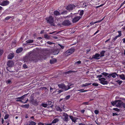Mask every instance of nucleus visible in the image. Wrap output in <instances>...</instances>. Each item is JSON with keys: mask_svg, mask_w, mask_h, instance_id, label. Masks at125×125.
<instances>
[{"mask_svg": "<svg viewBox=\"0 0 125 125\" xmlns=\"http://www.w3.org/2000/svg\"><path fill=\"white\" fill-rule=\"evenodd\" d=\"M45 19L47 21V23L50 24L51 25L54 26V19L53 16H50L49 17H46Z\"/></svg>", "mask_w": 125, "mask_h": 125, "instance_id": "obj_1", "label": "nucleus"}, {"mask_svg": "<svg viewBox=\"0 0 125 125\" xmlns=\"http://www.w3.org/2000/svg\"><path fill=\"white\" fill-rule=\"evenodd\" d=\"M59 88L62 89L64 91H66L70 89L71 88L70 86L68 85L65 86V85L63 83H61L58 85Z\"/></svg>", "mask_w": 125, "mask_h": 125, "instance_id": "obj_2", "label": "nucleus"}, {"mask_svg": "<svg viewBox=\"0 0 125 125\" xmlns=\"http://www.w3.org/2000/svg\"><path fill=\"white\" fill-rule=\"evenodd\" d=\"M77 6V5L76 4L75 5L73 4H70L67 6L66 8L67 10L70 11L74 9Z\"/></svg>", "mask_w": 125, "mask_h": 125, "instance_id": "obj_3", "label": "nucleus"}, {"mask_svg": "<svg viewBox=\"0 0 125 125\" xmlns=\"http://www.w3.org/2000/svg\"><path fill=\"white\" fill-rule=\"evenodd\" d=\"M99 80L100 81V83L103 85L107 84L108 83V82L105 81V79L104 78H99Z\"/></svg>", "mask_w": 125, "mask_h": 125, "instance_id": "obj_4", "label": "nucleus"}, {"mask_svg": "<svg viewBox=\"0 0 125 125\" xmlns=\"http://www.w3.org/2000/svg\"><path fill=\"white\" fill-rule=\"evenodd\" d=\"M62 24L63 26H68L71 25V23L69 20H65L62 22Z\"/></svg>", "mask_w": 125, "mask_h": 125, "instance_id": "obj_5", "label": "nucleus"}, {"mask_svg": "<svg viewBox=\"0 0 125 125\" xmlns=\"http://www.w3.org/2000/svg\"><path fill=\"white\" fill-rule=\"evenodd\" d=\"M75 50L74 48H72L66 51L65 52L66 54L67 55H70L74 52Z\"/></svg>", "mask_w": 125, "mask_h": 125, "instance_id": "obj_6", "label": "nucleus"}, {"mask_svg": "<svg viewBox=\"0 0 125 125\" xmlns=\"http://www.w3.org/2000/svg\"><path fill=\"white\" fill-rule=\"evenodd\" d=\"M82 17L80 16H75L72 19V22L75 23L78 21Z\"/></svg>", "mask_w": 125, "mask_h": 125, "instance_id": "obj_7", "label": "nucleus"}, {"mask_svg": "<svg viewBox=\"0 0 125 125\" xmlns=\"http://www.w3.org/2000/svg\"><path fill=\"white\" fill-rule=\"evenodd\" d=\"M63 116L64 117L63 118V121L65 122H67L68 120V115L67 114L64 113L63 114Z\"/></svg>", "mask_w": 125, "mask_h": 125, "instance_id": "obj_8", "label": "nucleus"}, {"mask_svg": "<svg viewBox=\"0 0 125 125\" xmlns=\"http://www.w3.org/2000/svg\"><path fill=\"white\" fill-rule=\"evenodd\" d=\"M14 64V62L11 60L8 61L7 63V66L9 67H12Z\"/></svg>", "mask_w": 125, "mask_h": 125, "instance_id": "obj_9", "label": "nucleus"}, {"mask_svg": "<svg viewBox=\"0 0 125 125\" xmlns=\"http://www.w3.org/2000/svg\"><path fill=\"white\" fill-rule=\"evenodd\" d=\"M59 52V50L58 49H56L52 50L51 51V53L53 55L57 54Z\"/></svg>", "mask_w": 125, "mask_h": 125, "instance_id": "obj_10", "label": "nucleus"}, {"mask_svg": "<svg viewBox=\"0 0 125 125\" xmlns=\"http://www.w3.org/2000/svg\"><path fill=\"white\" fill-rule=\"evenodd\" d=\"M118 32L119 33L118 35L112 38V41L114 42L115 41V40L117 39L118 37H120L122 35L121 32V31H118Z\"/></svg>", "mask_w": 125, "mask_h": 125, "instance_id": "obj_11", "label": "nucleus"}, {"mask_svg": "<svg viewBox=\"0 0 125 125\" xmlns=\"http://www.w3.org/2000/svg\"><path fill=\"white\" fill-rule=\"evenodd\" d=\"M100 54L98 53H96L95 55H93L92 56V58L91 59V60H92L93 59H100V58L98 57H100Z\"/></svg>", "mask_w": 125, "mask_h": 125, "instance_id": "obj_12", "label": "nucleus"}, {"mask_svg": "<svg viewBox=\"0 0 125 125\" xmlns=\"http://www.w3.org/2000/svg\"><path fill=\"white\" fill-rule=\"evenodd\" d=\"M9 3V2L8 0H4L2 2L0 5L3 6H5L8 5Z\"/></svg>", "mask_w": 125, "mask_h": 125, "instance_id": "obj_13", "label": "nucleus"}, {"mask_svg": "<svg viewBox=\"0 0 125 125\" xmlns=\"http://www.w3.org/2000/svg\"><path fill=\"white\" fill-rule=\"evenodd\" d=\"M14 56L13 53H10L8 55L7 58L9 59H11Z\"/></svg>", "mask_w": 125, "mask_h": 125, "instance_id": "obj_14", "label": "nucleus"}, {"mask_svg": "<svg viewBox=\"0 0 125 125\" xmlns=\"http://www.w3.org/2000/svg\"><path fill=\"white\" fill-rule=\"evenodd\" d=\"M120 101H118L116 105V106L117 107H120L122 106L123 102L121 101L120 100Z\"/></svg>", "mask_w": 125, "mask_h": 125, "instance_id": "obj_15", "label": "nucleus"}, {"mask_svg": "<svg viewBox=\"0 0 125 125\" xmlns=\"http://www.w3.org/2000/svg\"><path fill=\"white\" fill-rule=\"evenodd\" d=\"M28 94H25L23 96L19 97H17L16 98V99L17 100H23L25 97Z\"/></svg>", "mask_w": 125, "mask_h": 125, "instance_id": "obj_16", "label": "nucleus"}, {"mask_svg": "<svg viewBox=\"0 0 125 125\" xmlns=\"http://www.w3.org/2000/svg\"><path fill=\"white\" fill-rule=\"evenodd\" d=\"M61 14L57 10H55L54 11L53 15L55 17Z\"/></svg>", "mask_w": 125, "mask_h": 125, "instance_id": "obj_17", "label": "nucleus"}, {"mask_svg": "<svg viewBox=\"0 0 125 125\" xmlns=\"http://www.w3.org/2000/svg\"><path fill=\"white\" fill-rule=\"evenodd\" d=\"M87 4L86 2H82L81 3V7L83 8L86 7L87 6Z\"/></svg>", "mask_w": 125, "mask_h": 125, "instance_id": "obj_18", "label": "nucleus"}, {"mask_svg": "<svg viewBox=\"0 0 125 125\" xmlns=\"http://www.w3.org/2000/svg\"><path fill=\"white\" fill-rule=\"evenodd\" d=\"M31 102L32 103V104L35 106H36L38 105V103L36 100L31 101Z\"/></svg>", "mask_w": 125, "mask_h": 125, "instance_id": "obj_19", "label": "nucleus"}, {"mask_svg": "<svg viewBox=\"0 0 125 125\" xmlns=\"http://www.w3.org/2000/svg\"><path fill=\"white\" fill-rule=\"evenodd\" d=\"M23 50V48L22 47L18 48L16 51V52L17 53H19L21 52Z\"/></svg>", "mask_w": 125, "mask_h": 125, "instance_id": "obj_20", "label": "nucleus"}, {"mask_svg": "<svg viewBox=\"0 0 125 125\" xmlns=\"http://www.w3.org/2000/svg\"><path fill=\"white\" fill-rule=\"evenodd\" d=\"M57 61V60L56 59L54 58L50 60V63L51 64H53L56 62Z\"/></svg>", "mask_w": 125, "mask_h": 125, "instance_id": "obj_21", "label": "nucleus"}, {"mask_svg": "<svg viewBox=\"0 0 125 125\" xmlns=\"http://www.w3.org/2000/svg\"><path fill=\"white\" fill-rule=\"evenodd\" d=\"M29 57L31 58V60L34 61L35 60V55L32 54L31 55H30Z\"/></svg>", "mask_w": 125, "mask_h": 125, "instance_id": "obj_22", "label": "nucleus"}, {"mask_svg": "<svg viewBox=\"0 0 125 125\" xmlns=\"http://www.w3.org/2000/svg\"><path fill=\"white\" fill-rule=\"evenodd\" d=\"M70 118L73 122L75 123L76 121V119L75 117H73V116L70 115L69 116Z\"/></svg>", "mask_w": 125, "mask_h": 125, "instance_id": "obj_23", "label": "nucleus"}, {"mask_svg": "<svg viewBox=\"0 0 125 125\" xmlns=\"http://www.w3.org/2000/svg\"><path fill=\"white\" fill-rule=\"evenodd\" d=\"M105 52V51L103 50L100 52V57H103L104 56V53Z\"/></svg>", "mask_w": 125, "mask_h": 125, "instance_id": "obj_24", "label": "nucleus"}, {"mask_svg": "<svg viewBox=\"0 0 125 125\" xmlns=\"http://www.w3.org/2000/svg\"><path fill=\"white\" fill-rule=\"evenodd\" d=\"M118 101H120V100H116L114 101H113L111 102V103L112 105L114 106L116 104Z\"/></svg>", "mask_w": 125, "mask_h": 125, "instance_id": "obj_25", "label": "nucleus"}, {"mask_svg": "<svg viewBox=\"0 0 125 125\" xmlns=\"http://www.w3.org/2000/svg\"><path fill=\"white\" fill-rule=\"evenodd\" d=\"M56 109L57 111L60 112H61L62 111V110L59 106H56Z\"/></svg>", "mask_w": 125, "mask_h": 125, "instance_id": "obj_26", "label": "nucleus"}, {"mask_svg": "<svg viewBox=\"0 0 125 125\" xmlns=\"http://www.w3.org/2000/svg\"><path fill=\"white\" fill-rule=\"evenodd\" d=\"M30 106V105L29 104H25L21 106V107L23 108H28Z\"/></svg>", "mask_w": 125, "mask_h": 125, "instance_id": "obj_27", "label": "nucleus"}, {"mask_svg": "<svg viewBox=\"0 0 125 125\" xmlns=\"http://www.w3.org/2000/svg\"><path fill=\"white\" fill-rule=\"evenodd\" d=\"M91 83H86L85 84H83L82 85L83 87H85L90 85L91 84Z\"/></svg>", "mask_w": 125, "mask_h": 125, "instance_id": "obj_28", "label": "nucleus"}, {"mask_svg": "<svg viewBox=\"0 0 125 125\" xmlns=\"http://www.w3.org/2000/svg\"><path fill=\"white\" fill-rule=\"evenodd\" d=\"M28 101V99H27L26 101L25 102H24L23 101H22L21 100H16V101L17 102H19L21 103H23L24 104L26 103Z\"/></svg>", "mask_w": 125, "mask_h": 125, "instance_id": "obj_29", "label": "nucleus"}, {"mask_svg": "<svg viewBox=\"0 0 125 125\" xmlns=\"http://www.w3.org/2000/svg\"><path fill=\"white\" fill-rule=\"evenodd\" d=\"M36 123L33 121H30L29 125H35Z\"/></svg>", "mask_w": 125, "mask_h": 125, "instance_id": "obj_30", "label": "nucleus"}, {"mask_svg": "<svg viewBox=\"0 0 125 125\" xmlns=\"http://www.w3.org/2000/svg\"><path fill=\"white\" fill-rule=\"evenodd\" d=\"M84 11L83 10H80L79 12V15H80V16L82 17L84 14Z\"/></svg>", "mask_w": 125, "mask_h": 125, "instance_id": "obj_31", "label": "nucleus"}, {"mask_svg": "<svg viewBox=\"0 0 125 125\" xmlns=\"http://www.w3.org/2000/svg\"><path fill=\"white\" fill-rule=\"evenodd\" d=\"M41 106H42L44 107H46L48 106L47 104L42 103L41 105Z\"/></svg>", "mask_w": 125, "mask_h": 125, "instance_id": "obj_32", "label": "nucleus"}, {"mask_svg": "<svg viewBox=\"0 0 125 125\" xmlns=\"http://www.w3.org/2000/svg\"><path fill=\"white\" fill-rule=\"evenodd\" d=\"M116 82L118 83L119 85H120L122 83L123 81L119 80H118L116 81Z\"/></svg>", "mask_w": 125, "mask_h": 125, "instance_id": "obj_33", "label": "nucleus"}, {"mask_svg": "<svg viewBox=\"0 0 125 125\" xmlns=\"http://www.w3.org/2000/svg\"><path fill=\"white\" fill-rule=\"evenodd\" d=\"M33 40L31 39H29L26 41L27 43H32L33 42Z\"/></svg>", "mask_w": 125, "mask_h": 125, "instance_id": "obj_34", "label": "nucleus"}, {"mask_svg": "<svg viewBox=\"0 0 125 125\" xmlns=\"http://www.w3.org/2000/svg\"><path fill=\"white\" fill-rule=\"evenodd\" d=\"M121 78L123 80H125V77L124 75L123 74L120 75V76Z\"/></svg>", "mask_w": 125, "mask_h": 125, "instance_id": "obj_35", "label": "nucleus"}, {"mask_svg": "<svg viewBox=\"0 0 125 125\" xmlns=\"http://www.w3.org/2000/svg\"><path fill=\"white\" fill-rule=\"evenodd\" d=\"M38 125H44V123L41 122L38 123ZM51 125V124H49L46 125Z\"/></svg>", "mask_w": 125, "mask_h": 125, "instance_id": "obj_36", "label": "nucleus"}, {"mask_svg": "<svg viewBox=\"0 0 125 125\" xmlns=\"http://www.w3.org/2000/svg\"><path fill=\"white\" fill-rule=\"evenodd\" d=\"M111 76L113 78H115L116 77V75H117V74L115 73H114L111 74Z\"/></svg>", "mask_w": 125, "mask_h": 125, "instance_id": "obj_37", "label": "nucleus"}, {"mask_svg": "<svg viewBox=\"0 0 125 125\" xmlns=\"http://www.w3.org/2000/svg\"><path fill=\"white\" fill-rule=\"evenodd\" d=\"M84 90V89H81L78 90V91H80V92H86L87 91V90Z\"/></svg>", "mask_w": 125, "mask_h": 125, "instance_id": "obj_38", "label": "nucleus"}, {"mask_svg": "<svg viewBox=\"0 0 125 125\" xmlns=\"http://www.w3.org/2000/svg\"><path fill=\"white\" fill-rule=\"evenodd\" d=\"M101 74L104 75L105 76H106L108 74V73L106 72H103L101 73Z\"/></svg>", "mask_w": 125, "mask_h": 125, "instance_id": "obj_39", "label": "nucleus"}, {"mask_svg": "<svg viewBox=\"0 0 125 125\" xmlns=\"http://www.w3.org/2000/svg\"><path fill=\"white\" fill-rule=\"evenodd\" d=\"M73 71H71V70H70V71H68L67 72H65V74H69L70 73H72L73 72Z\"/></svg>", "mask_w": 125, "mask_h": 125, "instance_id": "obj_40", "label": "nucleus"}, {"mask_svg": "<svg viewBox=\"0 0 125 125\" xmlns=\"http://www.w3.org/2000/svg\"><path fill=\"white\" fill-rule=\"evenodd\" d=\"M9 115L8 114L5 115L4 117V119L5 120L6 119L9 117Z\"/></svg>", "mask_w": 125, "mask_h": 125, "instance_id": "obj_41", "label": "nucleus"}, {"mask_svg": "<svg viewBox=\"0 0 125 125\" xmlns=\"http://www.w3.org/2000/svg\"><path fill=\"white\" fill-rule=\"evenodd\" d=\"M11 18H12V17L11 16H8L5 18V20H8Z\"/></svg>", "mask_w": 125, "mask_h": 125, "instance_id": "obj_42", "label": "nucleus"}, {"mask_svg": "<svg viewBox=\"0 0 125 125\" xmlns=\"http://www.w3.org/2000/svg\"><path fill=\"white\" fill-rule=\"evenodd\" d=\"M70 96H71L70 95H68L65 98V99L66 100H68L69 99Z\"/></svg>", "mask_w": 125, "mask_h": 125, "instance_id": "obj_43", "label": "nucleus"}, {"mask_svg": "<svg viewBox=\"0 0 125 125\" xmlns=\"http://www.w3.org/2000/svg\"><path fill=\"white\" fill-rule=\"evenodd\" d=\"M3 52L4 51L3 50L0 49V56L2 55Z\"/></svg>", "mask_w": 125, "mask_h": 125, "instance_id": "obj_44", "label": "nucleus"}, {"mask_svg": "<svg viewBox=\"0 0 125 125\" xmlns=\"http://www.w3.org/2000/svg\"><path fill=\"white\" fill-rule=\"evenodd\" d=\"M47 105H50L52 104V102L51 101H48L47 102Z\"/></svg>", "mask_w": 125, "mask_h": 125, "instance_id": "obj_45", "label": "nucleus"}, {"mask_svg": "<svg viewBox=\"0 0 125 125\" xmlns=\"http://www.w3.org/2000/svg\"><path fill=\"white\" fill-rule=\"evenodd\" d=\"M113 110H114L115 111L119 112L120 111V110L119 109H118L117 108H114L113 109Z\"/></svg>", "mask_w": 125, "mask_h": 125, "instance_id": "obj_46", "label": "nucleus"}, {"mask_svg": "<svg viewBox=\"0 0 125 125\" xmlns=\"http://www.w3.org/2000/svg\"><path fill=\"white\" fill-rule=\"evenodd\" d=\"M4 35V34L3 33H0V39H2L3 38L1 37V36H3Z\"/></svg>", "mask_w": 125, "mask_h": 125, "instance_id": "obj_47", "label": "nucleus"}, {"mask_svg": "<svg viewBox=\"0 0 125 125\" xmlns=\"http://www.w3.org/2000/svg\"><path fill=\"white\" fill-rule=\"evenodd\" d=\"M67 11L66 10H65L64 11H62L61 13H60L61 14H66L67 13Z\"/></svg>", "mask_w": 125, "mask_h": 125, "instance_id": "obj_48", "label": "nucleus"}, {"mask_svg": "<svg viewBox=\"0 0 125 125\" xmlns=\"http://www.w3.org/2000/svg\"><path fill=\"white\" fill-rule=\"evenodd\" d=\"M44 36L45 39H49V37L47 34L45 35Z\"/></svg>", "mask_w": 125, "mask_h": 125, "instance_id": "obj_49", "label": "nucleus"}, {"mask_svg": "<svg viewBox=\"0 0 125 125\" xmlns=\"http://www.w3.org/2000/svg\"><path fill=\"white\" fill-rule=\"evenodd\" d=\"M104 19V18H103L101 20H99V21H96L95 22H94V23H97L98 22H101L103 20V19Z\"/></svg>", "mask_w": 125, "mask_h": 125, "instance_id": "obj_50", "label": "nucleus"}, {"mask_svg": "<svg viewBox=\"0 0 125 125\" xmlns=\"http://www.w3.org/2000/svg\"><path fill=\"white\" fill-rule=\"evenodd\" d=\"M92 85L93 86H97L98 85V84L97 83H94L92 84Z\"/></svg>", "mask_w": 125, "mask_h": 125, "instance_id": "obj_51", "label": "nucleus"}, {"mask_svg": "<svg viewBox=\"0 0 125 125\" xmlns=\"http://www.w3.org/2000/svg\"><path fill=\"white\" fill-rule=\"evenodd\" d=\"M64 91L63 90H59L58 91V94H60L61 93L63 92Z\"/></svg>", "mask_w": 125, "mask_h": 125, "instance_id": "obj_52", "label": "nucleus"}, {"mask_svg": "<svg viewBox=\"0 0 125 125\" xmlns=\"http://www.w3.org/2000/svg\"><path fill=\"white\" fill-rule=\"evenodd\" d=\"M95 114L96 115L98 114L99 113V111L98 110H95L94 111Z\"/></svg>", "mask_w": 125, "mask_h": 125, "instance_id": "obj_53", "label": "nucleus"}, {"mask_svg": "<svg viewBox=\"0 0 125 125\" xmlns=\"http://www.w3.org/2000/svg\"><path fill=\"white\" fill-rule=\"evenodd\" d=\"M59 46H60L62 49H63L64 48V46L61 45L60 44H59Z\"/></svg>", "mask_w": 125, "mask_h": 125, "instance_id": "obj_54", "label": "nucleus"}, {"mask_svg": "<svg viewBox=\"0 0 125 125\" xmlns=\"http://www.w3.org/2000/svg\"><path fill=\"white\" fill-rule=\"evenodd\" d=\"M47 43L50 44V45H51L52 44H54V43L52 42H51L50 41H48L47 42Z\"/></svg>", "mask_w": 125, "mask_h": 125, "instance_id": "obj_55", "label": "nucleus"}, {"mask_svg": "<svg viewBox=\"0 0 125 125\" xmlns=\"http://www.w3.org/2000/svg\"><path fill=\"white\" fill-rule=\"evenodd\" d=\"M89 102H85L83 103L82 104L84 105H88L89 104Z\"/></svg>", "mask_w": 125, "mask_h": 125, "instance_id": "obj_56", "label": "nucleus"}, {"mask_svg": "<svg viewBox=\"0 0 125 125\" xmlns=\"http://www.w3.org/2000/svg\"><path fill=\"white\" fill-rule=\"evenodd\" d=\"M23 67L25 69L27 68V66L25 64H23Z\"/></svg>", "mask_w": 125, "mask_h": 125, "instance_id": "obj_57", "label": "nucleus"}, {"mask_svg": "<svg viewBox=\"0 0 125 125\" xmlns=\"http://www.w3.org/2000/svg\"><path fill=\"white\" fill-rule=\"evenodd\" d=\"M6 83L8 84H10L11 82V81L10 80H8L6 81Z\"/></svg>", "mask_w": 125, "mask_h": 125, "instance_id": "obj_58", "label": "nucleus"}, {"mask_svg": "<svg viewBox=\"0 0 125 125\" xmlns=\"http://www.w3.org/2000/svg\"><path fill=\"white\" fill-rule=\"evenodd\" d=\"M112 115L113 116H115V115H118L116 113H113Z\"/></svg>", "mask_w": 125, "mask_h": 125, "instance_id": "obj_59", "label": "nucleus"}, {"mask_svg": "<svg viewBox=\"0 0 125 125\" xmlns=\"http://www.w3.org/2000/svg\"><path fill=\"white\" fill-rule=\"evenodd\" d=\"M102 76L101 75H99L97 76V77L100 78H100L102 77Z\"/></svg>", "mask_w": 125, "mask_h": 125, "instance_id": "obj_60", "label": "nucleus"}, {"mask_svg": "<svg viewBox=\"0 0 125 125\" xmlns=\"http://www.w3.org/2000/svg\"><path fill=\"white\" fill-rule=\"evenodd\" d=\"M123 108H125V103H123L122 106Z\"/></svg>", "mask_w": 125, "mask_h": 125, "instance_id": "obj_61", "label": "nucleus"}, {"mask_svg": "<svg viewBox=\"0 0 125 125\" xmlns=\"http://www.w3.org/2000/svg\"><path fill=\"white\" fill-rule=\"evenodd\" d=\"M91 50V49H87L86 50L87 52V53L88 52H90Z\"/></svg>", "mask_w": 125, "mask_h": 125, "instance_id": "obj_62", "label": "nucleus"}, {"mask_svg": "<svg viewBox=\"0 0 125 125\" xmlns=\"http://www.w3.org/2000/svg\"><path fill=\"white\" fill-rule=\"evenodd\" d=\"M99 30H97L94 34V35H95L96 34L98 33L99 31Z\"/></svg>", "mask_w": 125, "mask_h": 125, "instance_id": "obj_63", "label": "nucleus"}, {"mask_svg": "<svg viewBox=\"0 0 125 125\" xmlns=\"http://www.w3.org/2000/svg\"><path fill=\"white\" fill-rule=\"evenodd\" d=\"M85 111V110L84 109H83L82 110H81V112L82 113V114L84 113V112Z\"/></svg>", "mask_w": 125, "mask_h": 125, "instance_id": "obj_64", "label": "nucleus"}]
</instances>
